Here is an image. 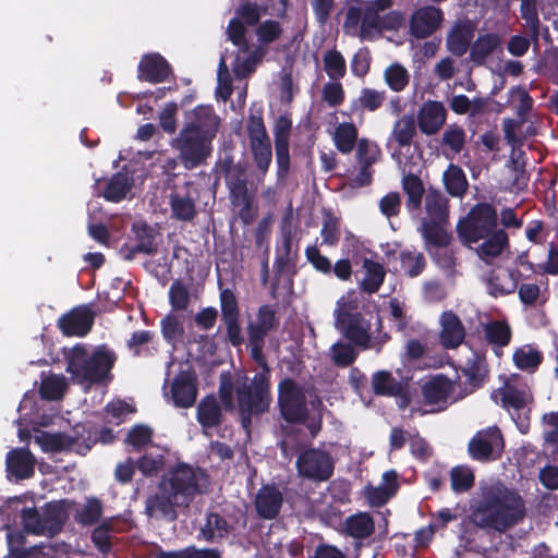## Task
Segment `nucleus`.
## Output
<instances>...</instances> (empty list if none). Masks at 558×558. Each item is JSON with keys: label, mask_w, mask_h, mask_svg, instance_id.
I'll use <instances>...</instances> for the list:
<instances>
[{"label": "nucleus", "mask_w": 558, "mask_h": 558, "mask_svg": "<svg viewBox=\"0 0 558 558\" xmlns=\"http://www.w3.org/2000/svg\"><path fill=\"white\" fill-rule=\"evenodd\" d=\"M218 124V118L209 107L199 106L187 112L185 125L171 142L187 169L199 166L209 156Z\"/></svg>", "instance_id": "nucleus-1"}, {"label": "nucleus", "mask_w": 558, "mask_h": 558, "mask_svg": "<svg viewBox=\"0 0 558 558\" xmlns=\"http://www.w3.org/2000/svg\"><path fill=\"white\" fill-rule=\"evenodd\" d=\"M206 486V476L187 465H180L166 476L158 492L147 500V512L156 518H174V507L187 505Z\"/></svg>", "instance_id": "nucleus-2"}, {"label": "nucleus", "mask_w": 558, "mask_h": 558, "mask_svg": "<svg viewBox=\"0 0 558 558\" xmlns=\"http://www.w3.org/2000/svg\"><path fill=\"white\" fill-rule=\"evenodd\" d=\"M524 515L523 502L513 492L501 485L484 490V497L473 511V521L483 526L502 531L519 522Z\"/></svg>", "instance_id": "nucleus-3"}, {"label": "nucleus", "mask_w": 558, "mask_h": 558, "mask_svg": "<svg viewBox=\"0 0 558 558\" xmlns=\"http://www.w3.org/2000/svg\"><path fill=\"white\" fill-rule=\"evenodd\" d=\"M66 372L72 380L87 389L90 385L102 380L113 364L110 352L104 348L89 354L82 345H75L65 353Z\"/></svg>", "instance_id": "nucleus-4"}, {"label": "nucleus", "mask_w": 558, "mask_h": 558, "mask_svg": "<svg viewBox=\"0 0 558 558\" xmlns=\"http://www.w3.org/2000/svg\"><path fill=\"white\" fill-rule=\"evenodd\" d=\"M357 307L359 299L353 292L341 296L333 311L335 327L355 344L366 348L369 342V325L357 313Z\"/></svg>", "instance_id": "nucleus-5"}, {"label": "nucleus", "mask_w": 558, "mask_h": 558, "mask_svg": "<svg viewBox=\"0 0 558 558\" xmlns=\"http://www.w3.org/2000/svg\"><path fill=\"white\" fill-rule=\"evenodd\" d=\"M266 368L258 373L251 385L243 383L238 386V404L244 427L251 422V416L268 410L271 396L269 390V379Z\"/></svg>", "instance_id": "nucleus-6"}, {"label": "nucleus", "mask_w": 558, "mask_h": 558, "mask_svg": "<svg viewBox=\"0 0 558 558\" xmlns=\"http://www.w3.org/2000/svg\"><path fill=\"white\" fill-rule=\"evenodd\" d=\"M497 225L495 209L486 204L477 205L458 223L460 239L466 244L485 239Z\"/></svg>", "instance_id": "nucleus-7"}, {"label": "nucleus", "mask_w": 558, "mask_h": 558, "mask_svg": "<svg viewBox=\"0 0 558 558\" xmlns=\"http://www.w3.org/2000/svg\"><path fill=\"white\" fill-rule=\"evenodd\" d=\"M391 0H375L365 8L360 29L362 38H371L384 29H393L402 24L401 13L391 11L385 14L391 7Z\"/></svg>", "instance_id": "nucleus-8"}, {"label": "nucleus", "mask_w": 558, "mask_h": 558, "mask_svg": "<svg viewBox=\"0 0 558 558\" xmlns=\"http://www.w3.org/2000/svg\"><path fill=\"white\" fill-rule=\"evenodd\" d=\"M278 403L282 416L289 422H298L305 417L306 401L302 388L292 379H284L278 389Z\"/></svg>", "instance_id": "nucleus-9"}, {"label": "nucleus", "mask_w": 558, "mask_h": 558, "mask_svg": "<svg viewBox=\"0 0 558 558\" xmlns=\"http://www.w3.org/2000/svg\"><path fill=\"white\" fill-rule=\"evenodd\" d=\"M296 466L301 476L314 481H326L331 476L333 471L331 458L319 450H307L303 452L296 461Z\"/></svg>", "instance_id": "nucleus-10"}, {"label": "nucleus", "mask_w": 558, "mask_h": 558, "mask_svg": "<svg viewBox=\"0 0 558 558\" xmlns=\"http://www.w3.org/2000/svg\"><path fill=\"white\" fill-rule=\"evenodd\" d=\"M247 130L251 147L258 168L262 171H266L271 161V146L263 119L259 116H252L248 121Z\"/></svg>", "instance_id": "nucleus-11"}, {"label": "nucleus", "mask_w": 558, "mask_h": 558, "mask_svg": "<svg viewBox=\"0 0 558 558\" xmlns=\"http://www.w3.org/2000/svg\"><path fill=\"white\" fill-rule=\"evenodd\" d=\"M441 9L426 5L415 10L410 17V33L416 38H426L436 33L442 24Z\"/></svg>", "instance_id": "nucleus-12"}, {"label": "nucleus", "mask_w": 558, "mask_h": 558, "mask_svg": "<svg viewBox=\"0 0 558 558\" xmlns=\"http://www.w3.org/2000/svg\"><path fill=\"white\" fill-rule=\"evenodd\" d=\"M49 509L51 510V514L47 520H45V522L39 520L35 510H24L22 518L25 529L34 534L52 535L57 533L60 530L61 524L65 520L66 515L62 509V505L60 504L50 505Z\"/></svg>", "instance_id": "nucleus-13"}, {"label": "nucleus", "mask_w": 558, "mask_h": 558, "mask_svg": "<svg viewBox=\"0 0 558 558\" xmlns=\"http://www.w3.org/2000/svg\"><path fill=\"white\" fill-rule=\"evenodd\" d=\"M504 447L502 437L497 428L478 432L469 444V451L474 459L487 460L500 454Z\"/></svg>", "instance_id": "nucleus-14"}, {"label": "nucleus", "mask_w": 558, "mask_h": 558, "mask_svg": "<svg viewBox=\"0 0 558 558\" xmlns=\"http://www.w3.org/2000/svg\"><path fill=\"white\" fill-rule=\"evenodd\" d=\"M222 320L226 325L227 336L233 345L243 343L241 326L239 323V308L235 296L229 290H225L220 295Z\"/></svg>", "instance_id": "nucleus-15"}, {"label": "nucleus", "mask_w": 558, "mask_h": 558, "mask_svg": "<svg viewBox=\"0 0 558 558\" xmlns=\"http://www.w3.org/2000/svg\"><path fill=\"white\" fill-rule=\"evenodd\" d=\"M446 121V109L439 101H426L420 108L417 113V122L420 130L432 135L437 133Z\"/></svg>", "instance_id": "nucleus-16"}, {"label": "nucleus", "mask_w": 558, "mask_h": 558, "mask_svg": "<svg viewBox=\"0 0 558 558\" xmlns=\"http://www.w3.org/2000/svg\"><path fill=\"white\" fill-rule=\"evenodd\" d=\"M171 396L177 407H192L197 397L195 376L186 372L181 373L172 384Z\"/></svg>", "instance_id": "nucleus-17"}, {"label": "nucleus", "mask_w": 558, "mask_h": 558, "mask_svg": "<svg viewBox=\"0 0 558 558\" xmlns=\"http://www.w3.org/2000/svg\"><path fill=\"white\" fill-rule=\"evenodd\" d=\"M93 324V315L87 307H77L59 320L63 333L68 336H84Z\"/></svg>", "instance_id": "nucleus-18"}, {"label": "nucleus", "mask_w": 558, "mask_h": 558, "mask_svg": "<svg viewBox=\"0 0 558 558\" xmlns=\"http://www.w3.org/2000/svg\"><path fill=\"white\" fill-rule=\"evenodd\" d=\"M440 341L446 348H457L465 337V330L459 317L452 312H446L440 318Z\"/></svg>", "instance_id": "nucleus-19"}, {"label": "nucleus", "mask_w": 558, "mask_h": 558, "mask_svg": "<svg viewBox=\"0 0 558 558\" xmlns=\"http://www.w3.org/2000/svg\"><path fill=\"white\" fill-rule=\"evenodd\" d=\"M35 459L28 450L14 449L7 457L9 474L16 478H26L34 472Z\"/></svg>", "instance_id": "nucleus-20"}, {"label": "nucleus", "mask_w": 558, "mask_h": 558, "mask_svg": "<svg viewBox=\"0 0 558 558\" xmlns=\"http://www.w3.org/2000/svg\"><path fill=\"white\" fill-rule=\"evenodd\" d=\"M232 70L238 77H245L255 71L257 63L262 60L263 53L258 49H251L248 45L236 48Z\"/></svg>", "instance_id": "nucleus-21"}, {"label": "nucleus", "mask_w": 558, "mask_h": 558, "mask_svg": "<svg viewBox=\"0 0 558 558\" xmlns=\"http://www.w3.org/2000/svg\"><path fill=\"white\" fill-rule=\"evenodd\" d=\"M168 64L159 54H148L140 64L138 77L150 83H159L168 75Z\"/></svg>", "instance_id": "nucleus-22"}, {"label": "nucleus", "mask_w": 558, "mask_h": 558, "mask_svg": "<svg viewBox=\"0 0 558 558\" xmlns=\"http://www.w3.org/2000/svg\"><path fill=\"white\" fill-rule=\"evenodd\" d=\"M282 504V497L280 492L270 486L263 487L256 496V509L258 513L270 519L277 515Z\"/></svg>", "instance_id": "nucleus-23"}, {"label": "nucleus", "mask_w": 558, "mask_h": 558, "mask_svg": "<svg viewBox=\"0 0 558 558\" xmlns=\"http://www.w3.org/2000/svg\"><path fill=\"white\" fill-rule=\"evenodd\" d=\"M474 31L475 26L468 21L454 25L447 39L449 50L457 56H462L469 47Z\"/></svg>", "instance_id": "nucleus-24"}, {"label": "nucleus", "mask_w": 558, "mask_h": 558, "mask_svg": "<svg viewBox=\"0 0 558 558\" xmlns=\"http://www.w3.org/2000/svg\"><path fill=\"white\" fill-rule=\"evenodd\" d=\"M275 327V313L268 307H260L256 319L247 325L250 340L253 343L260 341L265 335Z\"/></svg>", "instance_id": "nucleus-25"}, {"label": "nucleus", "mask_w": 558, "mask_h": 558, "mask_svg": "<svg viewBox=\"0 0 558 558\" xmlns=\"http://www.w3.org/2000/svg\"><path fill=\"white\" fill-rule=\"evenodd\" d=\"M483 240L484 242L476 248V253L484 260L499 256L508 245V236L502 230L492 231Z\"/></svg>", "instance_id": "nucleus-26"}, {"label": "nucleus", "mask_w": 558, "mask_h": 558, "mask_svg": "<svg viewBox=\"0 0 558 558\" xmlns=\"http://www.w3.org/2000/svg\"><path fill=\"white\" fill-rule=\"evenodd\" d=\"M451 391V381L442 376H437L423 386L425 401L435 405L444 403Z\"/></svg>", "instance_id": "nucleus-27"}, {"label": "nucleus", "mask_w": 558, "mask_h": 558, "mask_svg": "<svg viewBox=\"0 0 558 558\" xmlns=\"http://www.w3.org/2000/svg\"><path fill=\"white\" fill-rule=\"evenodd\" d=\"M498 397L505 407H511L513 409L524 408L532 401V396L526 388H517L511 384H506L500 388L495 398Z\"/></svg>", "instance_id": "nucleus-28"}, {"label": "nucleus", "mask_w": 558, "mask_h": 558, "mask_svg": "<svg viewBox=\"0 0 558 558\" xmlns=\"http://www.w3.org/2000/svg\"><path fill=\"white\" fill-rule=\"evenodd\" d=\"M197 420L205 428L217 426L220 423L221 410L213 396H208L199 402Z\"/></svg>", "instance_id": "nucleus-29"}, {"label": "nucleus", "mask_w": 558, "mask_h": 558, "mask_svg": "<svg viewBox=\"0 0 558 558\" xmlns=\"http://www.w3.org/2000/svg\"><path fill=\"white\" fill-rule=\"evenodd\" d=\"M384 480L390 482V486L367 487L366 496L372 506H381L385 504L397 490V474L393 471L386 472Z\"/></svg>", "instance_id": "nucleus-30"}, {"label": "nucleus", "mask_w": 558, "mask_h": 558, "mask_svg": "<svg viewBox=\"0 0 558 558\" xmlns=\"http://www.w3.org/2000/svg\"><path fill=\"white\" fill-rule=\"evenodd\" d=\"M512 359L518 368L533 372L541 364L543 356L536 348L524 344L515 349Z\"/></svg>", "instance_id": "nucleus-31"}, {"label": "nucleus", "mask_w": 558, "mask_h": 558, "mask_svg": "<svg viewBox=\"0 0 558 558\" xmlns=\"http://www.w3.org/2000/svg\"><path fill=\"white\" fill-rule=\"evenodd\" d=\"M68 388V383L64 376L49 374L45 376L40 384V395L47 400L61 399Z\"/></svg>", "instance_id": "nucleus-32"}, {"label": "nucleus", "mask_w": 558, "mask_h": 558, "mask_svg": "<svg viewBox=\"0 0 558 558\" xmlns=\"http://www.w3.org/2000/svg\"><path fill=\"white\" fill-rule=\"evenodd\" d=\"M374 531V522L369 514L357 513L345 521V532L355 538H363L371 535Z\"/></svg>", "instance_id": "nucleus-33"}, {"label": "nucleus", "mask_w": 558, "mask_h": 558, "mask_svg": "<svg viewBox=\"0 0 558 558\" xmlns=\"http://www.w3.org/2000/svg\"><path fill=\"white\" fill-rule=\"evenodd\" d=\"M500 39L495 34L480 36L472 46L471 58L476 63H483L486 58L499 46Z\"/></svg>", "instance_id": "nucleus-34"}, {"label": "nucleus", "mask_w": 558, "mask_h": 558, "mask_svg": "<svg viewBox=\"0 0 558 558\" xmlns=\"http://www.w3.org/2000/svg\"><path fill=\"white\" fill-rule=\"evenodd\" d=\"M357 138V130L352 123H341L333 132V141L337 148L348 154L353 149V146Z\"/></svg>", "instance_id": "nucleus-35"}, {"label": "nucleus", "mask_w": 558, "mask_h": 558, "mask_svg": "<svg viewBox=\"0 0 558 558\" xmlns=\"http://www.w3.org/2000/svg\"><path fill=\"white\" fill-rule=\"evenodd\" d=\"M35 441L44 451H61L70 448L74 444V439L62 434L38 433L35 435Z\"/></svg>", "instance_id": "nucleus-36"}, {"label": "nucleus", "mask_w": 558, "mask_h": 558, "mask_svg": "<svg viewBox=\"0 0 558 558\" xmlns=\"http://www.w3.org/2000/svg\"><path fill=\"white\" fill-rule=\"evenodd\" d=\"M363 267L365 269V277L361 282L362 289L369 293L376 292L384 281V268L368 259L364 260Z\"/></svg>", "instance_id": "nucleus-37"}, {"label": "nucleus", "mask_w": 558, "mask_h": 558, "mask_svg": "<svg viewBox=\"0 0 558 558\" xmlns=\"http://www.w3.org/2000/svg\"><path fill=\"white\" fill-rule=\"evenodd\" d=\"M372 386L377 395L395 396L402 391V385L385 371L377 372L373 376Z\"/></svg>", "instance_id": "nucleus-38"}, {"label": "nucleus", "mask_w": 558, "mask_h": 558, "mask_svg": "<svg viewBox=\"0 0 558 558\" xmlns=\"http://www.w3.org/2000/svg\"><path fill=\"white\" fill-rule=\"evenodd\" d=\"M416 133L415 122L413 117H401L393 126L392 138L401 146L410 145L412 138Z\"/></svg>", "instance_id": "nucleus-39"}, {"label": "nucleus", "mask_w": 558, "mask_h": 558, "mask_svg": "<svg viewBox=\"0 0 558 558\" xmlns=\"http://www.w3.org/2000/svg\"><path fill=\"white\" fill-rule=\"evenodd\" d=\"M447 191L453 196H461L468 187L463 171L457 166H450L444 174Z\"/></svg>", "instance_id": "nucleus-40"}, {"label": "nucleus", "mask_w": 558, "mask_h": 558, "mask_svg": "<svg viewBox=\"0 0 558 558\" xmlns=\"http://www.w3.org/2000/svg\"><path fill=\"white\" fill-rule=\"evenodd\" d=\"M444 221H424L422 233L427 243L435 246H446L449 243V235L442 228Z\"/></svg>", "instance_id": "nucleus-41"}, {"label": "nucleus", "mask_w": 558, "mask_h": 558, "mask_svg": "<svg viewBox=\"0 0 558 558\" xmlns=\"http://www.w3.org/2000/svg\"><path fill=\"white\" fill-rule=\"evenodd\" d=\"M130 189L129 178L125 174L118 173L108 183L104 196L110 202H119L125 197Z\"/></svg>", "instance_id": "nucleus-42"}, {"label": "nucleus", "mask_w": 558, "mask_h": 558, "mask_svg": "<svg viewBox=\"0 0 558 558\" xmlns=\"http://www.w3.org/2000/svg\"><path fill=\"white\" fill-rule=\"evenodd\" d=\"M426 210L430 221H445L448 216L447 201L438 193H428Z\"/></svg>", "instance_id": "nucleus-43"}, {"label": "nucleus", "mask_w": 558, "mask_h": 558, "mask_svg": "<svg viewBox=\"0 0 558 558\" xmlns=\"http://www.w3.org/2000/svg\"><path fill=\"white\" fill-rule=\"evenodd\" d=\"M385 81L392 90L401 92L409 83V73L401 64L395 63L386 69Z\"/></svg>", "instance_id": "nucleus-44"}, {"label": "nucleus", "mask_w": 558, "mask_h": 558, "mask_svg": "<svg viewBox=\"0 0 558 558\" xmlns=\"http://www.w3.org/2000/svg\"><path fill=\"white\" fill-rule=\"evenodd\" d=\"M486 338L498 345H507L511 338L510 327L504 322H492L485 325Z\"/></svg>", "instance_id": "nucleus-45"}, {"label": "nucleus", "mask_w": 558, "mask_h": 558, "mask_svg": "<svg viewBox=\"0 0 558 558\" xmlns=\"http://www.w3.org/2000/svg\"><path fill=\"white\" fill-rule=\"evenodd\" d=\"M228 531V525L218 514H209L202 533L206 539L214 541L222 537Z\"/></svg>", "instance_id": "nucleus-46"}, {"label": "nucleus", "mask_w": 558, "mask_h": 558, "mask_svg": "<svg viewBox=\"0 0 558 558\" xmlns=\"http://www.w3.org/2000/svg\"><path fill=\"white\" fill-rule=\"evenodd\" d=\"M102 507L97 499H89L77 512L76 520L84 525L94 524L101 515Z\"/></svg>", "instance_id": "nucleus-47"}, {"label": "nucleus", "mask_w": 558, "mask_h": 558, "mask_svg": "<svg viewBox=\"0 0 558 558\" xmlns=\"http://www.w3.org/2000/svg\"><path fill=\"white\" fill-rule=\"evenodd\" d=\"M474 483L473 472L465 466H457L451 471V484L456 492L468 490Z\"/></svg>", "instance_id": "nucleus-48"}, {"label": "nucleus", "mask_w": 558, "mask_h": 558, "mask_svg": "<svg viewBox=\"0 0 558 558\" xmlns=\"http://www.w3.org/2000/svg\"><path fill=\"white\" fill-rule=\"evenodd\" d=\"M324 64L327 74L331 78L341 77L345 72V63L342 56L337 51H328L324 56Z\"/></svg>", "instance_id": "nucleus-49"}, {"label": "nucleus", "mask_w": 558, "mask_h": 558, "mask_svg": "<svg viewBox=\"0 0 558 558\" xmlns=\"http://www.w3.org/2000/svg\"><path fill=\"white\" fill-rule=\"evenodd\" d=\"M171 209L173 216L181 220H190L195 215L194 203L190 198L185 197H172Z\"/></svg>", "instance_id": "nucleus-50"}, {"label": "nucleus", "mask_w": 558, "mask_h": 558, "mask_svg": "<svg viewBox=\"0 0 558 558\" xmlns=\"http://www.w3.org/2000/svg\"><path fill=\"white\" fill-rule=\"evenodd\" d=\"M227 56H222L219 63L218 88L217 94L222 100H227L232 92L229 69L227 64Z\"/></svg>", "instance_id": "nucleus-51"}, {"label": "nucleus", "mask_w": 558, "mask_h": 558, "mask_svg": "<svg viewBox=\"0 0 558 558\" xmlns=\"http://www.w3.org/2000/svg\"><path fill=\"white\" fill-rule=\"evenodd\" d=\"M403 189L409 196V203L417 207L424 193L421 180L415 175H407L403 179Z\"/></svg>", "instance_id": "nucleus-52"}, {"label": "nucleus", "mask_w": 558, "mask_h": 558, "mask_svg": "<svg viewBox=\"0 0 558 558\" xmlns=\"http://www.w3.org/2000/svg\"><path fill=\"white\" fill-rule=\"evenodd\" d=\"M401 267L409 276H417L424 267V259L422 254L411 252L402 253Z\"/></svg>", "instance_id": "nucleus-53"}, {"label": "nucleus", "mask_w": 558, "mask_h": 558, "mask_svg": "<svg viewBox=\"0 0 558 558\" xmlns=\"http://www.w3.org/2000/svg\"><path fill=\"white\" fill-rule=\"evenodd\" d=\"M356 155L360 162L368 167L378 159L379 149L375 144L362 138L357 144Z\"/></svg>", "instance_id": "nucleus-54"}, {"label": "nucleus", "mask_w": 558, "mask_h": 558, "mask_svg": "<svg viewBox=\"0 0 558 558\" xmlns=\"http://www.w3.org/2000/svg\"><path fill=\"white\" fill-rule=\"evenodd\" d=\"M178 112V106L174 102L167 104L159 114L160 128L169 133L173 134L177 130L175 116Z\"/></svg>", "instance_id": "nucleus-55"}, {"label": "nucleus", "mask_w": 558, "mask_h": 558, "mask_svg": "<svg viewBox=\"0 0 558 558\" xmlns=\"http://www.w3.org/2000/svg\"><path fill=\"white\" fill-rule=\"evenodd\" d=\"M385 94L383 92H378L371 88H365L362 90L361 96L359 98V104L364 109L369 111H374L378 109L384 102Z\"/></svg>", "instance_id": "nucleus-56"}, {"label": "nucleus", "mask_w": 558, "mask_h": 558, "mask_svg": "<svg viewBox=\"0 0 558 558\" xmlns=\"http://www.w3.org/2000/svg\"><path fill=\"white\" fill-rule=\"evenodd\" d=\"M331 359L337 365L347 366L354 361L355 354L351 347L337 343L331 348Z\"/></svg>", "instance_id": "nucleus-57"}, {"label": "nucleus", "mask_w": 558, "mask_h": 558, "mask_svg": "<svg viewBox=\"0 0 558 558\" xmlns=\"http://www.w3.org/2000/svg\"><path fill=\"white\" fill-rule=\"evenodd\" d=\"M163 465V458L161 454L153 456V454H145L140 461H138V469L140 471L147 476L156 474Z\"/></svg>", "instance_id": "nucleus-58"}, {"label": "nucleus", "mask_w": 558, "mask_h": 558, "mask_svg": "<svg viewBox=\"0 0 558 558\" xmlns=\"http://www.w3.org/2000/svg\"><path fill=\"white\" fill-rule=\"evenodd\" d=\"M151 430L147 426H135L128 435L126 442L133 447H142L150 441Z\"/></svg>", "instance_id": "nucleus-59"}, {"label": "nucleus", "mask_w": 558, "mask_h": 558, "mask_svg": "<svg viewBox=\"0 0 558 558\" xmlns=\"http://www.w3.org/2000/svg\"><path fill=\"white\" fill-rule=\"evenodd\" d=\"M281 28L275 21L263 23L256 31L258 40L262 43H271L279 37Z\"/></svg>", "instance_id": "nucleus-60"}, {"label": "nucleus", "mask_w": 558, "mask_h": 558, "mask_svg": "<svg viewBox=\"0 0 558 558\" xmlns=\"http://www.w3.org/2000/svg\"><path fill=\"white\" fill-rule=\"evenodd\" d=\"M442 142L449 146L454 153H459L464 145V134L460 129H448L442 134Z\"/></svg>", "instance_id": "nucleus-61"}, {"label": "nucleus", "mask_w": 558, "mask_h": 558, "mask_svg": "<svg viewBox=\"0 0 558 558\" xmlns=\"http://www.w3.org/2000/svg\"><path fill=\"white\" fill-rule=\"evenodd\" d=\"M244 26L239 19H234L229 23L227 34L236 48L247 45L244 38Z\"/></svg>", "instance_id": "nucleus-62"}, {"label": "nucleus", "mask_w": 558, "mask_h": 558, "mask_svg": "<svg viewBox=\"0 0 558 558\" xmlns=\"http://www.w3.org/2000/svg\"><path fill=\"white\" fill-rule=\"evenodd\" d=\"M109 522H104L99 527L95 529L93 532V542L97 546V548L106 553L109 550L110 542H109Z\"/></svg>", "instance_id": "nucleus-63"}, {"label": "nucleus", "mask_w": 558, "mask_h": 558, "mask_svg": "<svg viewBox=\"0 0 558 558\" xmlns=\"http://www.w3.org/2000/svg\"><path fill=\"white\" fill-rule=\"evenodd\" d=\"M324 100L330 106H337L343 100V89L339 83H330L324 87Z\"/></svg>", "instance_id": "nucleus-64"}]
</instances>
